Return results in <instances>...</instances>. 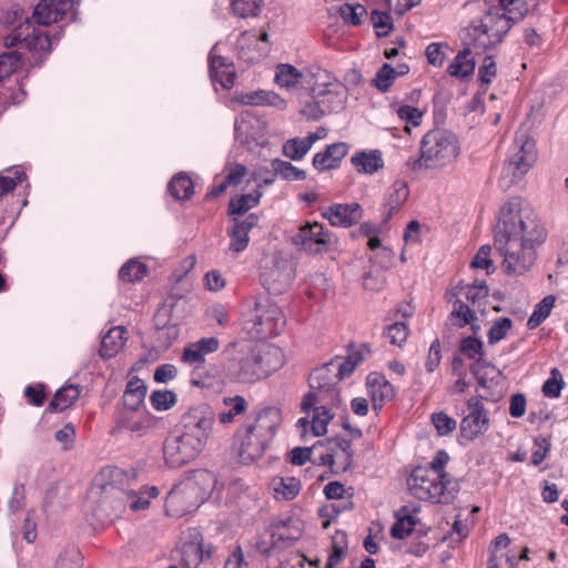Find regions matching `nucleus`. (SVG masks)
Returning <instances> with one entry per match:
<instances>
[{"label":"nucleus","mask_w":568,"mask_h":568,"mask_svg":"<svg viewBox=\"0 0 568 568\" xmlns=\"http://www.w3.org/2000/svg\"><path fill=\"white\" fill-rule=\"evenodd\" d=\"M410 494L419 499L438 504L450 503L457 493V484L426 467H416L407 478Z\"/></svg>","instance_id":"nucleus-8"},{"label":"nucleus","mask_w":568,"mask_h":568,"mask_svg":"<svg viewBox=\"0 0 568 568\" xmlns=\"http://www.w3.org/2000/svg\"><path fill=\"white\" fill-rule=\"evenodd\" d=\"M513 327V321L508 317H500L493 322L490 329L488 331V343L490 345L497 344L506 337L507 333Z\"/></svg>","instance_id":"nucleus-53"},{"label":"nucleus","mask_w":568,"mask_h":568,"mask_svg":"<svg viewBox=\"0 0 568 568\" xmlns=\"http://www.w3.org/2000/svg\"><path fill=\"white\" fill-rule=\"evenodd\" d=\"M302 78V73L291 64H280L275 74V82L282 88H292Z\"/></svg>","instance_id":"nucleus-43"},{"label":"nucleus","mask_w":568,"mask_h":568,"mask_svg":"<svg viewBox=\"0 0 568 568\" xmlns=\"http://www.w3.org/2000/svg\"><path fill=\"white\" fill-rule=\"evenodd\" d=\"M271 165L283 180L286 181H298L306 179V172L294 166L291 162L275 159Z\"/></svg>","instance_id":"nucleus-42"},{"label":"nucleus","mask_w":568,"mask_h":568,"mask_svg":"<svg viewBox=\"0 0 568 568\" xmlns=\"http://www.w3.org/2000/svg\"><path fill=\"white\" fill-rule=\"evenodd\" d=\"M176 394L172 390H154L150 396L152 407L158 412L170 409L176 403Z\"/></svg>","instance_id":"nucleus-50"},{"label":"nucleus","mask_w":568,"mask_h":568,"mask_svg":"<svg viewBox=\"0 0 568 568\" xmlns=\"http://www.w3.org/2000/svg\"><path fill=\"white\" fill-rule=\"evenodd\" d=\"M351 162L363 174H373L384 166L379 150L357 152L351 158Z\"/></svg>","instance_id":"nucleus-30"},{"label":"nucleus","mask_w":568,"mask_h":568,"mask_svg":"<svg viewBox=\"0 0 568 568\" xmlns=\"http://www.w3.org/2000/svg\"><path fill=\"white\" fill-rule=\"evenodd\" d=\"M295 271L293 263L285 258H274L272 264L263 266L261 283L274 295L284 293L293 283Z\"/></svg>","instance_id":"nucleus-13"},{"label":"nucleus","mask_w":568,"mask_h":568,"mask_svg":"<svg viewBox=\"0 0 568 568\" xmlns=\"http://www.w3.org/2000/svg\"><path fill=\"white\" fill-rule=\"evenodd\" d=\"M273 490L276 499L291 500L298 495L301 483L295 477L275 478L273 480Z\"/></svg>","instance_id":"nucleus-38"},{"label":"nucleus","mask_w":568,"mask_h":568,"mask_svg":"<svg viewBox=\"0 0 568 568\" xmlns=\"http://www.w3.org/2000/svg\"><path fill=\"white\" fill-rule=\"evenodd\" d=\"M450 316L459 318V327H464L468 323H471V321H476V316L474 315L473 311L460 300L454 302V308Z\"/></svg>","instance_id":"nucleus-64"},{"label":"nucleus","mask_w":568,"mask_h":568,"mask_svg":"<svg viewBox=\"0 0 568 568\" xmlns=\"http://www.w3.org/2000/svg\"><path fill=\"white\" fill-rule=\"evenodd\" d=\"M432 422L440 436L450 434L457 427L456 420L444 412L434 413L432 415Z\"/></svg>","instance_id":"nucleus-58"},{"label":"nucleus","mask_w":568,"mask_h":568,"mask_svg":"<svg viewBox=\"0 0 568 568\" xmlns=\"http://www.w3.org/2000/svg\"><path fill=\"white\" fill-rule=\"evenodd\" d=\"M322 447H324L322 440H318L312 447H295L290 453V462L293 465L302 466L311 459L312 454H316Z\"/></svg>","instance_id":"nucleus-56"},{"label":"nucleus","mask_w":568,"mask_h":568,"mask_svg":"<svg viewBox=\"0 0 568 568\" xmlns=\"http://www.w3.org/2000/svg\"><path fill=\"white\" fill-rule=\"evenodd\" d=\"M328 444L334 445L339 449V453L345 455V463H341L338 465V470H347L353 464V450L351 440L343 437H334L328 440Z\"/></svg>","instance_id":"nucleus-59"},{"label":"nucleus","mask_w":568,"mask_h":568,"mask_svg":"<svg viewBox=\"0 0 568 568\" xmlns=\"http://www.w3.org/2000/svg\"><path fill=\"white\" fill-rule=\"evenodd\" d=\"M118 424L120 427L131 432H138L142 424V409L121 408L119 413Z\"/></svg>","instance_id":"nucleus-48"},{"label":"nucleus","mask_w":568,"mask_h":568,"mask_svg":"<svg viewBox=\"0 0 568 568\" xmlns=\"http://www.w3.org/2000/svg\"><path fill=\"white\" fill-rule=\"evenodd\" d=\"M119 276L128 283L139 282L142 278V262L138 258L130 260L121 267Z\"/></svg>","instance_id":"nucleus-57"},{"label":"nucleus","mask_w":568,"mask_h":568,"mask_svg":"<svg viewBox=\"0 0 568 568\" xmlns=\"http://www.w3.org/2000/svg\"><path fill=\"white\" fill-rule=\"evenodd\" d=\"M72 7L73 0H41L34 8L33 18L38 24L49 26L62 20Z\"/></svg>","instance_id":"nucleus-20"},{"label":"nucleus","mask_w":568,"mask_h":568,"mask_svg":"<svg viewBox=\"0 0 568 568\" xmlns=\"http://www.w3.org/2000/svg\"><path fill=\"white\" fill-rule=\"evenodd\" d=\"M344 377L339 372L337 359L315 368L308 377L311 390L301 403L302 410L308 413L316 404H334L338 402L336 386Z\"/></svg>","instance_id":"nucleus-9"},{"label":"nucleus","mask_w":568,"mask_h":568,"mask_svg":"<svg viewBox=\"0 0 568 568\" xmlns=\"http://www.w3.org/2000/svg\"><path fill=\"white\" fill-rule=\"evenodd\" d=\"M302 523L298 519L287 517L278 519L271 525L272 545L280 550L292 546L302 536Z\"/></svg>","instance_id":"nucleus-19"},{"label":"nucleus","mask_w":568,"mask_h":568,"mask_svg":"<svg viewBox=\"0 0 568 568\" xmlns=\"http://www.w3.org/2000/svg\"><path fill=\"white\" fill-rule=\"evenodd\" d=\"M525 11L514 16L504 12V9L493 7L485 12L478 22H473L465 30L463 43L473 45L475 53H481L499 44L510 28L524 19Z\"/></svg>","instance_id":"nucleus-4"},{"label":"nucleus","mask_w":568,"mask_h":568,"mask_svg":"<svg viewBox=\"0 0 568 568\" xmlns=\"http://www.w3.org/2000/svg\"><path fill=\"white\" fill-rule=\"evenodd\" d=\"M123 334L124 328L115 326L103 335L100 346V356L102 358H111L119 353L124 343Z\"/></svg>","instance_id":"nucleus-32"},{"label":"nucleus","mask_w":568,"mask_h":568,"mask_svg":"<svg viewBox=\"0 0 568 568\" xmlns=\"http://www.w3.org/2000/svg\"><path fill=\"white\" fill-rule=\"evenodd\" d=\"M215 474L209 469H195L187 474L168 494V504L178 514H187L197 509L217 488Z\"/></svg>","instance_id":"nucleus-5"},{"label":"nucleus","mask_w":568,"mask_h":568,"mask_svg":"<svg viewBox=\"0 0 568 568\" xmlns=\"http://www.w3.org/2000/svg\"><path fill=\"white\" fill-rule=\"evenodd\" d=\"M395 78H396L395 69L390 64L384 63L383 67L375 74V78L373 79V84L381 92H386L393 84Z\"/></svg>","instance_id":"nucleus-54"},{"label":"nucleus","mask_w":568,"mask_h":568,"mask_svg":"<svg viewBox=\"0 0 568 568\" xmlns=\"http://www.w3.org/2000/svg\"><path fill=\"white\" fill-rule=\"evenodd\" d=\"M180 562L184 568H197L201 564L210 560L213 547L205 545L203 537L195 532L190 540H184L178 549Z\"/></svg>","instance_id":"nucleus-18"},{"label":"nucleus","mask_w":568,"mask_h":568,"mask_svg":"<svg viewBox=\"0 0 568 568\" xmlns=\"http://www.w3.org/2000/svg\"><path fill=\"white\" fill-rule=\"evenodd\" d=\"M475 53L473 45L464 44V49L457 53L455 59L448 65L447 72L455 78H466L475 70V60L471 54Z\"/></svg>","instance_id":"nucleus-29"},{"label":"nucleus","mask_w":568,"mask_h":568,"mask_svg":"<svg viewBox=\"0 0 568 568\" xmlns=\"http://www.w3.org/2000/svg\"><path fill=\"white\" fill-rule=\"evenodd\" d=\"M281 422L282 413L280 408L268 406L258 410L253 420H246L245 423L251 425L256 432L263 433L264 436H267L273 440Z\"/></svg>","instance_id":"nucleus-25"},{"label":"nucleus","mask_w":568,"mask_h":568,"mask_svg":"<svg viewBox=\"0 0 568 568\" xmlns=\"http://www.w3.org/2000/svg\"><path fill=\"white\" fill-rule=\"evenodd\" d=\"M409 191L407 184L403 181H396L388 190L387 200L385 203V214L383 223L389 221L395 212H397L403 204L407 201Z\"/></svg>","instance_id":"nucleus-31"},{"label":"nucleus","mask_w":568,"mask_h":568,"mask_svg":"<svg viewBox=\"0 0 568 568\" xmlns=\"http://www.w3.org/2000/svg\"><path fill=\"white\" fill-rule=\"evenodd\" d=\"M247 311L244 325L247 332L258 338L278 335L285 326L282 310L266 296H251L246 300Z\"/></svg>","instance_id":"nucleus-7"},{"label":"nucleus","mask_w":568,"mask_h":568,"mask_svg":"<svg viewBox=\"0 0 568 568\" xmlns=\"http://www.w3.org/2000/svg\"><path fill=\"white\" fill-rule=\"evenodd\" d=\"M460 352L470 359H474L475 363H483L484 355V345L483 342L476 337L467 336L462 339Z\"/></svg>","instance_id":"nucleus-44"},{"label":"nucleus","mask_w":568,"mask_h":568,"mask_svg":"<svg viewBox=\"0 0 568 568\" xmlns=\"http://www.w3.org/2000/svg\"><path fill=\"white\" fill-rule=\"evenodd\" d=\"M490 252L491 247L489 245L480 246L471 262V267L484 268L486 270L487 274L493 273L496 270V267L490 258Z\"/></svg>","instance_id":"nucleus-61"},{"label":"nucleus","mask_w":568,"mask_h":568,"mask_svg":"<svg viewBox=\"0 0 568 568\" xmlns=\"http://www.w3.org/2000/svg\"><path fill=\"white\" fill-rule=\"evenodd\" d=\"M367 387L375 410H381L396 394L394 386L379 373H371L367 376Z\"/></svg>","instance_id":"nucleus-24"},{"label":"nucleus","mask_w":568,"mask_h":568,"mask_svg":"<svg viewBox=\"0 0 568 568\" xmlns=\"http://www.w3.org/2000/svg\"><path fill=\"white\" fill-rule=\"evenodd\" d=\"M310 150L304 139L300 138L290 139L283 144V154L293 161L302 160Z\"/></svg>","instance_id":"nucleus-46"},{"label":"nucleus","mask_w":568,"mask_h":568,"mask_svg":"<svg viewBox=\"0 0 568 568\" xmlns=\"http://www.w3.org/2000/svg\"><path fill=\"white\" fill-rule=\"evenodd\" d=\"M223 404L229 407V410L221 412L217 415V419L221 424L233 423L235 417L243 415L248 407L247 400L241 395L224 397Z\"/></svg>","instance_id":"nucleus-35"},{"label":"nucleus","mask_w":568,"mask_h":568,"mask_svg":"<svg viewBox=\"0 0 568 568\" xmlns=\"http://www.w3.org/2000/svg\"><path fill=\"white\" fill-rule=\"evenodd\" d=\"M339 14L346 23L359 26L363 22V18L367 16V10L359 3H344L339 7Z\"/></svg>","instance_id":"nucleus-45"},{"label":"nucleus","mask_w":568,"mask_h":568,"mask_svg":"<svg viewBox=\"0 0 568 568\" xmlns=\"http://www.w3.org/2000/svg\"><path fill=\"white\" fill-rule=\"evenodd\" d=\"M369 353L371 349L367 344H362L359 347L349 345L347 357L344 361H338L342 376H349L357 365L364 361L365 355Z\"/></svg>","instance_id":"nucleus-36"},{"label":"nucleus","mask_w":568,"mask_h":568,"mask_svg":"<svg viewBox=\"0 0 568 568\" xmlns=\"http://www.w3.org/2000/svg\"><path fill=\"white\" fill-rule=\"evenodd\" d=\"M219 347V338L214 336L203 337L184 347L182 361L194 368H200L205 363V356L216 352Z\"/></svg>","instance_id":"nucleus-23"},{"label":"nucleus","mask_w":568,"mask_h":568,"mask_svg":"<svg viewBox=\"0 0 568 568\" xmlns=\"http://www.w3.org/2000/svg\"><path fill=\"white\" fill-rule=\"evenodd\" d=\"M215 415L207 404H199L184 412L176 425V432L205 448L213 429Z\"/></svg>","instance_id":"nucleus-10"},{"label":"nucleus","mask_w":568,"mask_h":568,"mask_svg":"<svg viewBox=\"0 0 568 568\" xmlns=\"http://www.w3.org/2000/svg\"><path fill=\"white\" fill-rule=\"evenodd\" d=\"M459 146L457 138L448 131L432 130L420 142V156L409 159L407 166L413 171L444 166L457 158Z\"/></svg>","instance_id":"nucleus-6"},{"label":"nucleus","mask_w":568,"mask_h":568,"mask_svg":"<svg viewBox=\"0 0 568 568\" xmlns=\"http://www.w3.org/2000/svg\"><path fill=\"white\" fill-rule=\"evenodd\" d=\"M465 290V296L471 304L488 295V286L485 280H475L473 284L466 285Z\"/></svg>","instance_id":"nucleus-62"},{"label":"nucleus","mask_w":568,"mask_h":568,"mask_svg":"<svg viewBox=\"0 0 568 568\" xmlns=\"http://www.w3.org/2000/svg\"><path fill=\"white\" fill-rule=\"evenodd\" d=\"M408 327L403 322H396L388 326L387 338L389 343L396 346H402L408 337Z\"/></svg>","instance_id":"nucleus-63"},{"label":"nucleus","mask_w":568,"mask_h":568,"mask_svg":"<svg viewBox=\"0 0 568 568\" xmlns=\"http://www.w3.org/2000/svg\"><path fill=\"white\" fill-rule=\"evenodd\" d=\"M217 44H215L209 54L210 77L213 82L220 83L224 89H231L234 85L235 70L233 63L226 58L215 54Z\"/></svg>","instance_id":"nucleus-22"},{"label":"nucleus","mask_w":568,"mask_h":568,"mask_svg":"<svg viewBox=\"0 0 568 568\" xmlns=\"http://www.w3.org/2000/svg\"><path fill=\"white\" fill-rule=\"evenodd\" d=\"M262 193L256 191L255 194H243L236 199H232L229 204L230 215H243L260 202Z\"/></svg>","instance_id":"nucleus-41"},{"label":"nucleus","mask_w":568,"mask_h":568,"mask_svg":"<svg viewBox=\"0 0 568 568\" xmlns=\"http://www.w3.org/2000/svg\"><path fill=\"white\" fill-rule=\"evenodd\" d=\"M347 152L348 145L345 142L333 143L314 155L313 166L318 171L336 169Z\"/></svg>","instance_id":"nucleus-26"},{"label":"nucleus","mask_w":568,"mask_h":568,"mask_svg":"<svg viewBox=\"0 0 568 568\" xmlns=\"http://www.w3.org/2000/svg\"><path fill=\"white\" fill-rule=\"evenodd\" d=\"M322 215L333 226L349 227L359 222L363 216V209L355 202L349 204L336 203L329 205Z\"/></svg>","instance_id":"nucleus-21"},{"label":"nucleus","mask_w":568,"mask_h":568,"mask_svg":"<svg viewBox=\"0 0 568 568\" xmlns=\"http://www.w3.org/2000/svg\"><path fill=\"white\" fill-rule=\"evenodd\" d=\"M168 191L175 200L184 201L193 195L194 184L186 173L180 172L170 181Z\"/></svg>","instance_id":"nucleus-34"},{"label":"nucleus","mask_w":568,"mask_h":568,"mask_svg":"<svg viewBox=\"0 0 568 568\" xmlns=\"http://www.w3.org/2000/svg\"><path fill=\"white\" fill-rule=\"evenodd\" d=\"M235 439L240 443L239 455L243 463L261 458L272 442L270 437L256 432L246 423L236 430Z\"/></svg>","instance_id":"nucleus-17"},{"label":"nucleus","mask_w":568,"mask_h":568,"mask_svg":"<svg viewBox=\"0 0 568 568\" xmlns=\"http://www.w3.org/2000/svg\"><path fill=\"white\" fill-rule=\"evenodd\" d=\"M22 55L18 51L0 54V81L10 77L21 64Z\"/></svg>","instance_id":"nucleus-47"},{"label":"nucleus","mask_w":568,"mask_h":568,"mask_svg":"<svg viewBox=\"0 0 568 568\" xmlns=\"http://www.w3.org/2000/svg\"><path fill=\"white\" fill-rule=\"evenodd\" d=\"M326 404L323 403L320 407H313L315 409V415L312 419V432L314 436H323L327 432V425L329 420L332 419V414L325 406Z\"/></svg>","instance_id":"nucleus-49"},{"label":"nucleus","mask_w":568,"mask_h":568,"mask_svg":"<svg viewBox=\"0 0 568 568\" xmlns=\"http://www.w3.org/2000/svg\"><path fill=\"white\" fill-rule=\"evenodd\" d=\"M419 511L417 506H402L396 513V521L390 529V536L395 539H404L410 535L417 524L415 514Z\"/></svg>","instance_id":"nucleus-27"},{"label":"nucleus","mask_w":568,"mask_h":568,"mask_svg":"<svg viewBox=\"0 0 568 568\" xmlns=\"http://www.w3.org/2000/svg\"><path fill=\"white\" fill-rule=\"evenodd\" d=\"M551 377L542 385V393L547 397H558L565 385L558 368L551 369Z\"/></svg>","instance_id":"nucleus-60"},{"label":"nucleus","mask_w":568,"mask_h":568,"mask_svg":"<svg viewBox=\"0 0 568 568\" xmlns=\"http://www.w3.org/2000/svg\"><path fill=\"white\" fill-rule=\"evenodd\" d=\"M141 493L139 469L105 466L94 476L88 493V507L98 521L111 523L125 507L133 511L141 509Z\"/></svg>","instance_id":"nucleus-2"},{"label":"nucleus","mask_w":568,"mask_h":568,"mask_svg":"<svg viewBox=\"0 0 568 568\" xmlns=\"http://www.w3.org/2000/svg\"><path fill=\"white\" fill-rule=\"evenodd\" d=\"M555 302L556 298L554 295H547L539 303H537L532 314L527 321V327L529 329H535L538 327L550 315Z\"/></svg>","instance_id":"nucleus-40"},{"label":"nucleus","mask_w":568,"mask_h":568,"mask_svg":"<svg viewBox=\"0 0 568 568\" xmlns=\"http://www.w3.org/2000/svg\"><path fill=\"white\" fill-rule=\"evenodd\" d=\"M18 44H24L29 51L41 57L51 51L52 40L44 31L37 29L30 18L26 17L24 21L13 28L11 33L4 38L6 48H13Z\"/></svg>","instance_id":"nucleus-12"},{"label":"nucleus","mask_w":568,"mask_h":568,"mask_svg":"<svg viewBox=\"0 0 568 568\" xmlns=\"http://www.w3.org/2000/svg\"><path fill=\"white\" fill-rule=\"evenodd\" d=\"M481 399V396H473L467 400L468 414L459 424V436L466 442L476 439L486 433L489 427L488 414Z\"/></svg>","instance_id":"nucleus-14"},{"label":"nucleus","mask_w":568,"mask_h":568,"mask_svg":"<svg viewBox=\"0 0 568 568\" xmlns=\"http://www.w3.org/2000/svg\"><path fill=\"white\" fill-rule=\"evenodd\" d=\"M314 91H321L323 103L329 108V113L343 108L342 84L331 75H326V82L313 85Z\"/></svg>","instance_id":"nucleus-28"},{"label":"nucleus","mask_w":568,"mask_h":568,"mask_svg":"<svg viewBox=\"0 0 568 568\" xmlns=\"http://www.w3.org/2000/svg\"><path fill=\"white\" fill-rule=\"evenodd\" d=\"M220 357V376L230 385H252L283 366L278 347L246 339L227 344Z\"/></svg>","instance_id":"nucleus-3"},{"label":"nucleus","mask_w":568,"mask_h":568,"mask_svg":"<svg viewBox=\"0 0 568 568\" xmlns=\"http://www.w3.org/2000/svg\"><path fill=\"white\" fill-rule=\"evenodd\" d=\"M123 406L125 409H141L142 407V381L134 375L128 382L123 393Z\"/></svg>","instance_id":"nucleus-37"},{"label":"nucleus","mask_w":568,"mask_h":568,"mask_svg":"<svg viewBox=\"0 0 568 568\" xmlns=\"http://www.w3.org/2000/svg\"><path fill=\"white\" fill-rule=\"evenodd\" d=\"M537 159L535 141L526 135L517 139L514 153L505 163L499 179V186L509 189L519 181L534 165Z\"/></svg>","instance_id":"nucleus-11"},{"label":"nucleus","mask_w":568,"mask_h":568,"mask_svg":"<svg viewBox=\"0 0 568 568\" xmlns=\"http://www.w3.org/2000/svg\"><path fill=\"white\" fill-rule=\"evenodd\" d=\"M292 241L310 254H321L329 250L333 234L317 222L307 223L298 229Z\"/></svg>","instance_id":"nucleus-15"},{"label":"nucleus","mask_w":568,"mask_h":568,"mask_svg":"<svg viewBox=\"0 0 568 568\" xmlns=\"http://www.w3.org/2000/svg\"><path fill=\"white\" fill-rule=\"evenodd\" d=\"M262 0H232L231 7L241 18L256 17L260 13Z\"/></svg>","instance_id":"nucleus-51"},{"label":"nucleus","mask_w":568,"mask_h":568,"mask_svg":"<svg viewBox=\"0 0 568 568\" xmlns=\"http://www.w3.org/2000/svg\"><path fill=\"white\" fill-rule=\"evenodd\" d=\"M321 98H323L321 91H314L312 88L310 100L305 101L300 111L306 120L317 121L329 113V108Z\"/></svg>","instance_id":"nucleus-33"},{"label":"nucleus","mask_w":568,"mask_h":568,"mask_svg":"<svg viewBox=\"0 0 568 568\" xmlns=\"http://www.w3.org/2000/svg\"><path fill=\"white\" fill-rule=\"evenodd\" d=\"M545 240L546 230L521 211L519 200L501 206L494 246L504 257L501 266L508 275H523L535 263L536 246Z\"/></svg>","instance_id":"nucleus-1"},{"label":"nucleus","mask_w":568,"mask_h":568,"mask_svg":"<svg viewBox=\"0 0 568 568\" xmlns=\"http://www.w3.org/2000/svg\"><path fill=\"white\" fill-rule=\"evenodd\" d=\"M80 393L81 392L79 389V386L75 385H68L65 387H62L55 393L54 397L50 402V409L59 412L67 409L75 400H78Z\"/></svg>","instance_id":"nucleus-39"},{"label":"nucleus","mask_w":568,"mask_h":568,"mask_svg":"<svg viewBox=\"0 0 568 568\" xmlns=\"http://www.w3.org/2000/svg\"><path fill=\"white\" fill-rule=\"evenodd\" d=\"M371 21L373 27L377 30L376 36L378 38L386 37L393 29V20L388 12L373 10L371 13Z\"/></svg>","instance_id":"nucleus-52"},{"label":"nucleus","mask_w":568,"mask_h":568,"mask_svg":"<svg viewBox=\"0 0 568 568\" xmlns=\"http://www.w3.org/2000/svg\"><path fill=\"white\" fill-rule=\"evenodd\" d=\"M203 449L196 443L178 433V435L165 440L163 454L165 463L170 467L179 468L194 460Z\"/></svg>","instance_id":"nucleus-16"},{"label":"nucleus","mask_w":568,"mask_h":568,"mask_svg":"<svg viewBox=\"0 0 568 568\" xmlns=\"http://www.w3.org/2000/svg\"><path fill=\"white\" fill-rule=\"evenodd\" d=\"M83 557L79 549L71 548L60 554L55 568H82Z\"/></svg>","instance_id":"nucleus-55"}]
</instances>
